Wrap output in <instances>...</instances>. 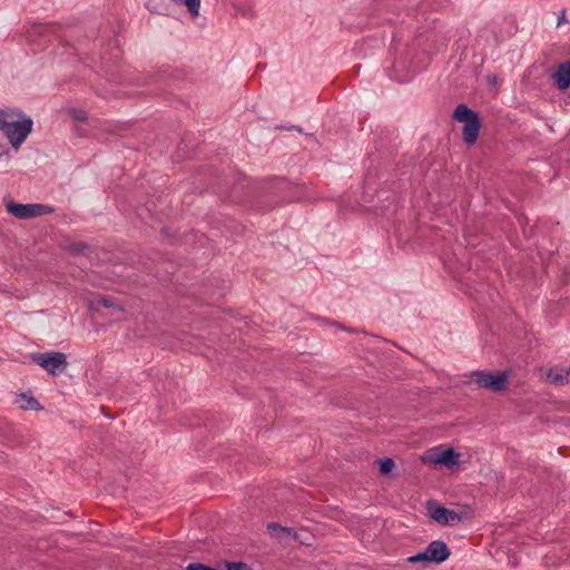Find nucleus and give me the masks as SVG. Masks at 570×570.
I'll list each match as a JSON object with an SVG mask.
<instances>
[{
	"label": "nucleus",
	"instance_id": "4be33fe9",
	"mask_svg": "<svg viewBox=\"0 0 570 570\" xmlns=\"http://www.w3.org/2000/svg\"><path fill=\"white\" fill-rule=\"evenodd\" d=\"M281 532L293 535L294 538H296V535H297V533H296V531H294V529L287 528V527H284V530H281Z\"/></svg>",
	"mask_w": 570,
	"mask_h": 570
},
{
	"label": "nucleus",
	"instance_id": "aec40b11",
	"mask_svg": "<svg viewBox=\"0 0 570 570\" xmlns=\"http://www.w3.org/2000/svg\"><path fill=\"white\" fill-rule=\"evenodd\" d=\"M67 249H77V250L89 249V246L85 242H76V243H72Z\"/></svg>",
	"mask_w": 570,
	"mask_h": 570
},
{
	"label": "nucleus",
	"instance_id": "f257e3e1",
	"mask_svg": "<svg viewBox=\"0 0 570 570\" xmlns=\"http://www.w3.org/2000/svg\"><path fill=\"white\" fill-rule=\"evenodd\" d=\"M33 120L20 109H0V131L7 137L11 147L18 150L32 132Z\"/></svg>",
	"mask_w": 570,
	"mask_h": 570
},
{
	"label": "nucleus",
	"instance_id": "1a4fd4ad",
	"mask_svg": "<svg viewBox=\"0 0 570 570\" xmlns=\"http://www.w3.org/2000/svg\"><path fill=\"white\" fill-rule=\"evenodd\" d=\"M551 77L558 89H568L570 87V59L558 65Z\"/></svg>",
	"mask_w": 570,
	"mask_h": 570
},
{
	"label": "nucleus",
	"instance_id": "ddd939ff",
	"mask_svg": "<svg viewBox=\"0 0 570 570\" xmlns=\"http://www.w3.org/2000/svg\"><path fill=\"white\" fill-rule=\"evenodd\" d=\"M376 463L379 465L380 473L383 475L390 474L395 466V462L391 458L377 459Z\"/></svg>",
	"mask_w": 570,
	"mask_h": 570
},
{
	"label": "nucleus",
	"instance_id": "2eb2a0df",
	"mask_svg": "<svg viewBox=\"0 0 570 570\" xmlns=\"http://www.w3.org/2000/svg\"><path fill=\"white\" fill-rule=\"evenodd\" d=\"M21 399L23 401H26V404H21V409L23 410H39L41 406H40V403L38 402L37 399H35L33 396H27L26 394H21L20 395Z\"/></svg>",
	"mask_w": 570,
	"mask_h": 570
},
{
	"label": "nucleus",
	"instance_id": "f3484780",
	"mask_svg": "<svg viewBox=\"0 0 570 570\" xmlns=\"http://www.w3.org/2000/svg\"><path fill=\"white\" fill-rule=\"evenodd\" d=\"M407 561L410 563H420V562L429 563V557H428L426 551L424 550V551H422L420 553H416L414 556L409 557Z\"/></svg>",
	"mask_w": 570,
	"mask_h": 570
},
{
	"label": "nucleus",
	"instance_id": "423d86ee",
	"mask_svg": "<svg viewBox=\"0 0 570 570\" xmlns=\"http://www.w3.org/2000/svg\"><path fill=\"white\" fill-rule=\"evenodd\" d=\"M426 509L429 517L441 525H454L462 520V513L442 507L433 500L428 501Z\"/></svg>",
	"mask_w": 570,
	"mask_h": 570
},
{
	"label": "nucleus",
	"instance_id": "4468645a",
	"mask_svg": "<svg viewBox=\"0 0 570 570\" xmlns=\"http://www.w3.org/2000/svg\"><path fill=\"white\" fill-rule=\"evenodd\" d=\"M95 304L97 306H102V307H106V308H114L118 312H124L125 308L122 305H119V304H116L111 298H108V297H100L98 298Z\"/></svg>",
	"mask_w": 570,
	"mask_h": 570
},
{
	"label": "nucleus",
	"instance_id": "b1692460",
	"mask_svg": "<svg viewBox=\"0 0 570 570\" xmlns=\"http://www.w3.org/2000/svg\"><path fill=\"white\" fill-rule=\"evenodd\" d=\"M564 372H566V375L569 376V384H570V366L567 370H564Z\"/></svg>",
	"mask_w": 570,
	"mask_h": 570
},
{
	"label": "nucleus",
	"instance_id": "7ed1b4c3",
	"mask_svg": "<svg viewBox=\"0 0 570 570\" xmlns=\"http://www.w3.org/2000/svg\"><path fill=\"white\" fill-rule=\"evenodd\" d=\"M7 212L19 218L30 219L35 217L46 216L53 212V208L43 204H20L13 200L6 203Z\"/></svg>",
	"mask_w": 570,
	"mask_h": 570
},
{
	"label": "nucleus",
	"instance_id": "0eeeda50",
	"mask_svg": "<svg viewBox=\"0 0 570 570\" xmlns=\"http://www.w3.org/2000/svg\"><path fill=\"white\" fill-rule=\"evenodd\" d=\"M459 456L460 454L453 448H434L425 454L424 461L452 469L459 464Z\"/></svg>",
	"mask_w": 570,
	"mask_h": 570
},
{
	"label": "nucleus",
	"instance_id": "39448f33",
	"mask_svg": "<svg viewBox=\"0 0 570 570\" xmlns=\"http://www.w3.org/2000/svg\"><path fill=\"white\" fill-rule=\"evenodd\" d=\"M32 361L43 367L49 374L55 375L58 371L62 372L68 366L67 357L61 352L35 353Z\"/></svg>",
	"mask_w": 570,
	"mask_h": 570
},
{
	"label": "nucleus",
	"instance_id": "f03ea898",
	"mask_svg": "<svg viewBox=\"0 0 570 570\" xmlns=\"http://www.w3.org/2000/svg\"><path fill=\"white\" fill-rule=\"evenodd\" d=\"M453 119L463 124L462 138L468 146H472L478 140L481 129V118L479 114L469 108L465 104L456 106L453 112Z\"/></svg>",
	"mask_w": 570,
	"mask_h": 570
},
{
	"label": "nucleus",
	"instance_id": "393cba45",
	"mask_svg": "<svg viewBox=\"0 0 570 570\" xmlns=\"http://www.w3.org/2000/svg\"><path fill=\"white\" fill-rule=\"evenodd\" d=\"M169 245H170V246H179V245H181V244H180V243H176V242H169Z\"/></svg>",
	"mask_w": 570,
	"mask_h": 570
},
{
	"label": "nucleus",
	"instance_id": "6e6552de",
	"mask_svg": "<svg viewBox=\"0 0 570 570\" xmlns=\"http://www.w3.org/2000/svg\"><path fill=\"white\" fill-rule=\"evenodd\" d=\"M429 557V563L440 564L449 559L451 551L442 540H434L425 548Z\"/></svg>",
	"mask_w": 570,
	"mask_h": 570
},
{
	"label": "nucleus",
	"instance_id": "9d476101",
	"mask_svg": "<svg viewBox=\"0 0 570 570\" xmlns=\"http://www.w3.org/2000/svg\"><path fill=\"white\" fill-rule=\"evenodd\" d=\"M59 30V27L55 23H32L31 28L28 30V38L33 37H50L51 35H56Z\"/></svg>",
	"mask_w": 570,
	"mask_h": 570
},
{
	"label": "nucleus",
	"instance_id": "a211bd4d",
	"mask_svg": "<svg viewBox=\"0 0 570 570\" xmlns=\"http://www.w3.org/2000/svg\"><path fill=\"white\" fill-rule=\"evenodd\" d=\"M69 115L72 119L79 121V122H86L88 120L87 112L82 109H71L69 111Z\"/></svg>",
	"mask_w": 570,
	"mask_h": 570
},
{
	"label": "nucleus",
	"instance_id": "412c9836",
	"mask_svg": "<svg viewBox=\"0 0 570 570\" xmlns=\"http://www.w3.org/2000/svg\"><path fill=\"white\" fill-rule=\"evenodd\" d=\"M160 235L163 238H175V235L173 234L169 227H163L160 230Z\"/></svg>",
	"mask_w": 570,
	"mask_h": 570
},
{
	"label": "nucleus",
	"instance_id": "9b49d317",
	"mask_svg": "<svg viewBox=\"0 0 570 570\" xmlns=\"http://www.w3.org/2000/svg\"><path fill=\"white\" fill-rule=\"evenodd\" d=\"M547 379L556 386H564L569 384V376L566 375L563 368H550L547 372Z\"/></svg>",
	"mask_w": 570,
	"mask_h": 570
},
{
	"label": "nucleus",
	"instance_id": "5701e85b",
	"mask_svg": "<svg viewBox=\"0 0 570 570\" xmlns=\"http://www.w3.org/2000/svg\"><path fill=\"white\" fill-rule=\"evenodd\" d=\"M566 21V11L563 10L561 16L558 18V26L562 24Z\"/></svg>",
	"mask_w": 570,
	"mask_h": 570
},
{
	"label": "nucleus",
	"instance_id": "20e7f679",
	"mask_svg": "<svg viewBox=\"0 0 570 570\" xmlns=\"http://www.w3.org/2000/svg\"><path fill=\"white\" fill-rule=\"evenodd\" d=\"M473 376L478 386L491 392H502L508 389L509 375L504 371L494 374L488 371H476Z\"/></svg>",
	"mask_w": 570,
	"mask_h": 570
},
{
	"label": "nucleus",
	"instance_id": "dca6fc26",
	"mask_svg": "<svg viewBox=\"0 0 570 570\" xmlns=\"http://www.w3.org/2000/svg\"><path fill=\"white\" fill-rule=\"evenodd\" d=\"M226 570H253L246 562L243 561H226L225 562Z\"/></svg>",
	"mask_w": 570,
	"mask_h": 570
},
{
	"label": "nucleus",
	"instance_id": "f8f14e48",
	"mask_svg": "<svg viewBox=\"0 0 570 570\" xmlns=\"http://www.w3.org/2000/svg\"><path fill=\"white\" fill-rule=\"evenodd\" d=\"M170 1L174 3L186 6L189 13L193 17H196L199 13L200 0H170Z\"/></svg>",
	"mask_w": 570,
	"mask_h": 570
},
{
	"label": "nucleus",
	"instance_id": "6ab92c4d",
	"mask_svg": "<svg viewBox=\"0 0 570 570\" xmlns=\"http://www.w3.org/2000/svg\"><path fill=\"white\" fill-rule=\"evenodd\" d=\"M267 530L272 535H277L282 533L281 530H284V527L281 525L279 523L272 522L267 524Z\"/></svg>",
	"mask_w": 570,
	"mask_h": 570
}]
</instances>
